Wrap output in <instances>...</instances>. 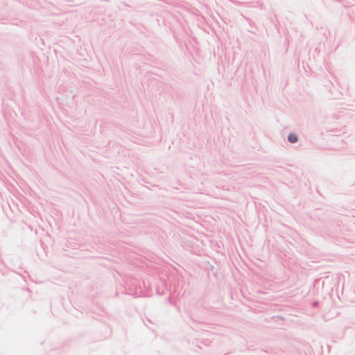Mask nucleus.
<instances>
[{"mask_svg": "<svg viewBox=\"0 0 355 355\" xmlns=\"http://www.w3.org/2000/svg\"><path fill=\"white\" fill-rule=\"evenodd\" d=\"M288 139L291 143H295L297 141V137L295 134L291 133L288 137Z\"/></svg>", "mask_w": 355, "mask_h": 355, "instance_id": "1", "label": "nucleus"}]
</instances>
